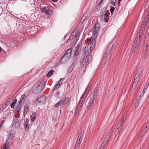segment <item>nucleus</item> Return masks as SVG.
Instances as JSON below:
<instances>
[{"mask_svg": "<svg viewBox=\"0 0 149 149\" xmlns=\"http://www.w3.org/2000/svg\"><path fill=\"white\" fill-rule=\"evenodd\" d=\"M123 123H120L119 124V126H118V127H119L120 128L121 127V126L122 125V124Z\"/></svg>", "mask_w": 149, "mask_h": 149, "instance_id": "57", "label": "nucleus"}, {"mask_svg": "<svg viewBox=\"0 0 149 149\" xmlns=\"http://www.w3.org/2000/svg\"><path fill=\"white\" fill-rule=\"evenodd\" d=\"M149 85V84H148V83H147L145 85L144 89L147 90V88Z\"/></svg>", "mask_w": 149, "mask_h": 149, "instance_id": "43", "label": "nucleus"}, {"mask_svg": "<svg viewBox=\"0 0 149 149\" xmlns=\"http://www.w3.org/2000/svg\"><path fill=\"white\" fill-rule=\"evenodd\" d=\"M14 137V136L13 134H11V133L9 135V139H10L12 140Z\"/></svg>", "mask_w": 149, "mask_h": 149, "instance_id": "35", "label": "nucleus"}, {"mask_svg": "<svg viewBox=\"0 0 149 149\" xmlns=\"http://www.w3.org/2000/svg\"><path fill=\"white\" fill-rule=\"evenodd\" d=\"M46 100V97L45 95L41 96L39 98L36 99V102L37 104H43L44 103Z\"/></svg>", "mask_w": 149, "mask_h": 149, "instance_id": "6", "label": "nucleus"}, {"mask_svg": "<svg viewBox=\"0 0 149 149\" xmlns=\"http://www.w3.org/2000/svg\"><path fill=\"white\" fill-rule=\"evenodd\" d=\"M87 97V95L85 94H83L81 96L80 102L81 103H83Z\"/></svg>", "mask_w": 149, "mask_h": 149, "instance_id": "17", "label": "nucleus"}, {"mask_svg": "<svg viewBox=\"0 0 149 149\" xmlns=\"http://www.w3.org/2000/svg\"><path fill=\"white\" fill-rule=\"evenodd\" d=\"M80 109V108H79V107H78L77 109H76V113H78Z\"/></svg>", "mask_w": 149, "mask_h": 149, "instance_id": "47", "label": "nucleus"}, {"mask_svg": "<svg viewBox=\"0 0 149 149\" xmlns=\"http://www.w3.org/2000/svg\"><path fill=\"white\" fill-rule=\"evenodd\" d=\"M143 70V67H140L137 73V75H138L139 76H140L142 74Z\"/></svg>", "mask_w": 149, "mask_h": 149, "instance_id": "20", "label": "nucleus"}, {"mask_svg": "<svg viewBox=\"0 0 149 149\" xmlns=\"http://www.w3.org/2000/svg\"><path fill=\"white\" fill-rule=\"evenodd\" d=\"M83 103H81L80 102L79 103L78 105V107L80 108L82 106V104Z\"/></svg>", "mask_w": 149, "mask_h": 149, "instance_id": "49", "label": "nucleus"}, {"mask_svg": "<svg viewBox=\"0 0 149 149\" xmlns=\"http://www.w3.org/2000/svg\"><path fill=\"white\" fill-rule=\"evenodd\" d=\"M36 114L35 112H33L32 113V115L31 117V122H33L34 121V120L36 118Z\"/></svg>", "mask_w": 149, "mask_h": 149, "instance_id": "18", "label": "nucleus"}, {"mask_svg": "<svg viewBox=\"0 0 149 149\" xmlns=\"http://www.w3.org/2000/svg\"><path fill=\"white\" fill-rule=\"evenodd\" d=\"M108 54H105L104 55L103 57L102 58V61H101V63L102 64H105L107 63V56L108 55Z\"/></svg>", "mask_w": 149, "mask_h": 149, "instance_id": "11", "label": "nucleus"}, {"mask_svg": "<svg viewBox=\"0 0 149 149\" xmlns=\"http://www.w3.org/2000/svg\"><path fill=\"white\" fill-rule=\"evenodd\" d=\"M104 20L105 22H107L108 21V19L106 17L104 18Z\"/></svg>", "mask_w": 149, "mask_h": 149, "instance_id": "52", "label": "nucleus"}, {"mask_svg": "<svg viewBox=\"0 0 149 149\" xmlns=\"http://www.w3.org/2000/svg\"><path fill=\"white\" fill-rule=\"evenodd\" d=\"M93 47L91 46H85L83 50V54H84L85 56L91 58V56L90 55V53L93 49Z\"/></svg>", "mask_w": 149, "mask_h": 149, "instance_id": "2", "label": "nucleus"}, {"mask_svg": "<svg viewBox=\"0 0 149 149\" xmlns=\"http://www.w3.org/2000/svg\"><path fill=\"white\" fill-rule=\"evenodd\" d=\"M68 101V98L65 97L62 99L60 101L58 102L55 105V107H57L59 106H62L66 104Z\"/></svg>", "mask_w": 149, "mask_h": 149, "instance_id": "3", "label": "nucleus"}, {"mask_svg": "<svg viewBox=\"0 0 149 149\" xmlns=\"http://www.w3.org/2000/svg\"><path fill=\"white\" fill-rule=\"evenodd\" d=\"M72 36H73L72 35L71 36H70V37L67 40V42H69L72 40Z\"/></svg>", "mask_w": 149, "mask_h": 149, "instance_id": "44", "label": "nucleus"}, {"mask_svg": "<svg viewBox=\"0 0 149 149\" xmlns=\"http://www.w3.org/2000/svg\"><path fill=\"white\" fill-rule=\"evenodd\" d=\"M143 30L142 28H141V29L139 31L136 37H138L139 38H141L143 34Z\"/></svg>", "mask_w": 149, "mask_h": 149, "instance_id": "15", "label": "nucleus"}, {"mask_svg": "<svg viewBox=\"0 0 149 149\" xmlns=\"http://www.w3.org/2000/svg\"><path fill=\"white\" fill-rule=\"evenodd\" d=\"M81 142V141H77L76 142L75 145V147L76 148H79Z\"/></svg>", "mask_w": 149, "mask_h": 149, "instance_id": "28", "label": "nucleus"}, {"mask_svg": "<svg viewBox=\"0 0 149 149\" xmlns=\"http://www.w3.org/2000/svg\"><path fill=\"white\" fill-rule=\"evenodd\" d=\"M148 49H146L145 50V52L144 53V54L145 56L147 55L148 53Z\"/></svg>", "mask_w": 149, "mask_h": 149, "instance_id": "41", "label": "nucleus"}, {"mask_svg": "<svg viewBox=\"0 0 149 149\" xmlns=\"http://www.w3.org/2000/svg\"><path fill=\"white\" fill-rule=\"evenodd\" d=\"M83 137V135L82 134V133L81 132H80L79 135L78 137V138L77 139V140L78 141H81H81L82 140V139Z\"/></svg>", "mask_w": 149, "mask_h": 149, "instance_id": "21", "label": "nucleus"}, {"mask_svg": "<svg viewBox=\"0 0 149 149\" xmlns=\"http://www.w3.org/2000/svg\"><path fill=\"white\" fill-rule=\"evenodd\" d=\"M149 18V16H148V15H147L146 17V19L148 20Z\"/></svg>", "mask_w": 149, "mask_h": 149, "instance_id": "55", "label": "nucleus"}, {"mask_svg": "<svg viewBox=\"0 0 149 149\" xmlns=\"http://www.w3.org/2000/svg\"><path fill=\"white\" fill-rule=\"evenodd\" d=\"M17 101V99H15L12 103L10 104V106L11 108H13L14 107V105L15 104Z\"/></svg>", "mask_w": 149, "mask_h": 149, "instance_id": "25", "label": "nucleus"}, {"mask_svg": "<svg viewBox=\"0 0 149 149\" xmlns=\"http://www.w3.org/2000/svg\"><path fill=\"white\" fill-rule=\"evenodd\" d=\"M29 104V103H26L25 104L23 111L24 114H26Z\"/></svg>", "mask_w": 149, "mask_h": 149, "instance_id": "16", "label": "nucleus"}, {"mask_svg": "<svg viewBox=\"0 0 149 149\" xmlns=\"http://www.w3.org/2000/svg\"><path fill=\"white\" fill-rule=\"evenodd\" d=\"M126 116L125 117H123L121 120L120 123H121L123 124L124 122V121L126 120Z\"/></svg>", "mask_w": 149, "mask_h": 149, "instance_id": "38", "label": "nucleus"}, {"mask_svg": "<svg viewBox=\"0 0 149 149\" xmlns=\"http://www.w3.org/2000/svg\"><path fill=\"white\" fill-rule=\"evenodd\" d=\"M5 120L4 119H3V120L1 122L0 124H1V125H2V126H3V125L4 123V122H5Z\"/></svg>", "mask_w": 149, "mask_h": 149, "instance_id": "54", "label": "nucleus"}, {"mask_svg": "<svg viewBox=\"0 0 149 149\" xmlns=\"http://www.w3.org/2000/svg\"><path fill=\"white\" fill-rule=\"evenodd\" d=\"M104 147L101 146L100 149H103Z\"/></svg>", "mask_w": 149, "mask_h": 149, "instance_id": "64", "label": "nucleus"}, {"mask_svg": "<svg viewBox=\"0 0 149 149\" xmlns=\"http://www.w3.org/2000/svg\"><path fill=\"white\" fill-rule=\"evenodd\" d=\"M107 140L106 139H104L103 141L102 142L101 146L104 147L106 145L107 142Z\"/></svg>", "mask_w": 149, "mask_h": 149, "instance_id": "30", "label": "nucleus"}, {"mask_svg": "<svg viewBox=\"0 0 149 149\" xmlns=\"http://www.w3.org/2000/svg\"><path fill=\"white\" fill-rule=\"evenodd\" d=\"M100 28V26L99 24L98 23L95 25L94 28L93 29V36L96 35L98 33L99 31Z\"/></svg>", "mask_w": 149, "mask_h": 149, "instance_id": "5", "label": "nucleus"}, {"mask_svg": "<svg viewBox=\"0 0 149 149\" xmlns=\"http://www.w3.org/2000/svg\"><path fill=\"white\" fill-rule=\"evenodd\" d=\"M136 38L135 39V43L136 46H137L139 44L140 42V38H139L138 37H136Z\"/></svg>", "mask_w": 149, "mask_h": 149, "instance_id": "23", "label": "nucleus"}, {"mask_svg": "<svg viewBox=\"0 0 149 149\" xmlns=\"http://www.w3.org/2000/svg\"><path fill=\"white\" fill-rule=\"evenodd\" d=\"M96 97H95V96H94V95H93V97L92 98H91V99H90V100H93V101L94 102V100L95 99V98Z\"/></svg>", "mask_w": 149, "mask_h": 149, "instance_id": "45", "label": "nucleus"}, {"mask_svg": "<svg viewBox=\"0 0 149 149\" xmlns=\"http://www.w3.org/2000/svg\"><path fill=\"white\" fill-rule=\"evenodd\" d=\"M94 103V102L93 101V100H90V102L88 104V106L87 107V109H89L93 105V103Z\"/></svg>", "mask_w": 149, "mask_h": 149, "instance_id": "22", "label": "nucleus"}, {"mask_svg": "<svg viewBox=\"0 0 149 149\" xmlns=\"http://www.w3.org/2000/svg\"><path fill=\"white\" fill-rule=\"evenodd\" d=\"M115 10V8L113 7H112L110 9V11L111 13V15L113 14V12Z\"/></svg>", "mask_w": 149, "mask_h": 149, "instance_id": "37", "label": "nucleus"}, {"mask_svg": "<svg viewBox=\"0 0 149 149\" xmlns=\"http://www.w3.org/2000/svg\"><path fill=\"white\" fill-rule=\"evenodd\" d=\"M72 51L71 49H69L67 51L65 54L61 58V63H65L68 61L71 57Z\"/></svg>", "mask_w": 149, "mask_h": 149, "instance_id": "1", "label": "nucleus"}, {"mask_svg": "<svg viewBox=\"0 0 149 149\" xmlns=\"http://www.w3.org/2000/svg\"><path fill=\"white\" fill-rule=\"evenodd\" d=\"M103 1V0H101L100 2L99 3V5H100V4L102 3Z\"/></svg>", "mask_w": 149, "mask_h": 149, "instance_id": "61", "label": "nucleus"}, {"mask_svg": "<svg viewBox=\"0 0 149 149\" xmlns=\"http://www.w3.org/2000/svg\"><path fill=\"white\" fill-rule=\"evenodd\" d=\"M116 0H110L111 3L112 4L113 6H115V3L116 2Z\"/></svg>", "mask_w": 149, "mask_h": 149, "instance_id": "36", "label": "nucleus"}, {"mask_svg": "<svg viewBox=\"0 0 149 149\" xmlns=\"http://www.w3.org/2000/svg\"><path fill=\"white\" fill-rule=\"evenodd\" d=\"M54 72L53 70H51L49 71L47 75V77L48 78L49 77L53 74Z\"/></svg>", "mask_w": 149, "mask_h": 149, "instance_id": "24", "label": "nucleus"}, {"mask_svg": "<svg viewBox=\"0 0 149 149\" xmlns=\"http://www.w3.org/2000/svg\"><path fill=\"white\" fill-rule=\"evenodd\" d=\"M41 11L43 12L46 13L47 15L49 14L51 12V11L49 10V8L48 7H44L41 8Z\"/></svg>", "mask_w": 149, "mask_h": 149, "instance_id": "10", "label": "nucleus"}, {"mask_svg": "<svg viewBox=\"0 0 149 149\" xmlns=\"http://www.w3.org/2000/svg\"><path fill=\"white\" fill-rule=\"evenodd\" d=\"M97 93H94V92H93V95H94V96H95V97H96L97 96Z\"/></svg>", "mask_w": 149, "mask_h": 149, "instance_id": "56", "label": "nucleus"}, {"mask_svg": "<svg viewBox=\"0 0 149 149\" xmlns=\"http://www.w3.org/2000/svg\"><path fill=\"white\" fill-rule=\"evenodd\" d=\"M88 42H89L88 46H94L95 43V38H93L92 40L91 38L87 39Z\"/></svg>", "mask_w": 149, "mask_h": 149, "instance_id": "8", "label": "nucleus"}, {"mask_svg": "<svg viewBox=\"0 0 149 149\" xmlns=\"http://www.w3.org/2000/svg\"><path fill=\"white\" fill-rule=\"evenodd\" d=\"M149 36V34H148L147 33V34L145 36V38L146 39H148V38Z\"/></svg>", "mask_w": 149, "mask_h": 149, "instance_id": "53", "label": "nucleus"}, {"mask_svg": "<svg viewBox=\"0 0 149 149\" xmlns=\"http://www.w3.org/2000/svg\"><path fill=\"white\" fill-rule=\"evenodd\" d=\"M146 6H148L147 7H148L149 6V0H148L147 2L146 3Z\"/></svg>", "mask_w": 149, "mask_h": 149, "instance_id": "50", "label": "nucleus"}, {"mask_svg": "<svg viewBox=\"0 0 149 149\" xmlns=\"http://www.w3.org/2000/svg\"><path fill=\"white\" fill-rule=\"evenodd\" d=\"M111 130H110V132H109L107 135H106V137H105L104 139H106L108 141V140L110 136L111 135Z\"/></svg>", "mask_w": 149, "mask_h": 149, "instance_id": "29", "label": "nucleus"}, {"mask_svg": "<svg viewBox=\"0 0 149 149\" xmlns=\"http://www.w3.org/2000/svg\"><path fill=\"white\" fill-rule=\"evenodd\" d=\"M147 33L148 34H149V26L148 27L147 30Z\"/></svg>", "mask_w": 149, "mask_h": 149, "instance_id": "60", "label": "nucleus"}, {"mask_svg": "<svg viewBox=\"0 0 149 149\" xmlns=\"http://www.w3.org/2000/svg\"><path fill=\"white\" fill-rule=\"evenodd\" d=\"M96 97H95V96H94V95H93V97L92 98H91V99H90V100H93V101L94 102V100L95 99V98Z\"/></svg>", "mask_w": 149, "mask_h": 149, "instance_id": "46", "label": "nucleus"}, {"mask_svg": "<svg viewBox=\"0 0 149 149\" xmlns=\"http://www.w3.org/2000/svg\"><path fill=\"white\" fill-rule=\"evenodd\" d=\"M29 122V120L27 118L25 119V122L24 123V128L25 130H28L29 129L28 124Z\"/></svg>", "mask_w": 149, "mask_h": 149, "instance_id": "14", "label": "nucleus"}, {"mask_svg": "<svg viewBox=\"0 0 149 149\" xmlns=\"http://www.w3.org/2000/svg\"><path fill=\"white\" fill-rule=\"evenodd\" d=\"M147 90H145L144 89H143V92H142V94H143V95H144V93H145V91H146Z\"/></svg>", "mask_w": 149, "mask_h": 149, "instance_id": "58", "label": "nucleus"}, {"mask_svg": "<svg viewBox=\"0 0 149 149\" xmlns=\"http://www.w3.org/2000/svg\"><path fill=\"white\" fill-rule=\"evenodd\" d=\"M139 100L138 101L137 100V102H136V105H135V108H137L139 105Z\"/></svg>", "mask_w": 149, "mask_h": 149, "instance_id": "42", "label": "nucleus"}, {"mask_svg": "<svg viewBox=\"0 0 149 149\" xmlns=\"http://www.w3.org/2000/svg\"><path fill=\"white\" fill-rule=\"evenodd\" d=\"M146 24H144V22L142 24L141 28H142L144 30L145 28L146 27Z\"/></svg>", "mask_w": 149, "mask_h": 149, "instance_id": "40", "label": "nucleus"}, {"mask_svg": "<svg viewBox=\"0 0 149 149\" xmlns=\"http://www.w3.org/2000/svg\"><path fill=\"white\" fill-rule=\"evenodd\" d=\"M98 91V88L97 87H95L94 89L93 92L97 94Z\"/></svg>", "mask_w": 149, "mask_h": 149, "instance_id": "39", "label": "nucleus"}, {"mask_svg": "<svg viewBox=\"0 0 149 149\" xmlns=\"http://www.w3.org/2000/svg\"><path fill=\"white\" fill-rule=\"evenodd\" d=\"M59 87L60 86L58 85V84H57V83H56L55 84L54 86V87L53 88V90H54L58 89Z\"/></svg>", "mask_w": 149, "mask_h": 149, "instance_id": "33", "label": "nucleus"}, {"mask_svg": "<svg viewBox=\"0 0 149 149\" xmlns=\"http://www.w3.org/2000/svg\"><path fill=\"white\" fill-rule=\"evenodd\" d=\"M144 95H143L142 93L140 94L139 97L141 98V97L143 96Z\"/></svg>", "mask_w": 149, "mask_h": 149, "instance_id": "59", "label": "nucleus"}, {"mask_svg": "<svg viewBox=\"0 0 149 149\" xmlns=\"http://www.w3.org/2000/svg\"><path fill=\"white\" fill-rule=\"evenodd\" d=\"M62 82H63V81L61 82H60L59 81H58L57 82V84H58V85L60 86L62 84Z\"/></svg>", "mask_w": 149, "mask_h": 149, "instance_id": "48", "label": "nucleus"}, {"mask_svg": "<svg viewBox=\"0 0 149 149\" xmlns=\"http://www.w3.org/2000/svg\"><path fill=\"white\" fill-rule=\"evenodd\" d=\"M1 149H10V148L8 146H6L5 143H4L2 146Z\"/></svg>", "mask_w": 149, "mask_h": 149, "instance_id": "27", "label": "nucleus"}, {"mask_svg": "<svg viewBox=\"0 0 149 149\" xmlns=\"http://www.w3.org/2000/svg\"><path fill=\"white\" fill-rule=\"evenodd\" d=\"M109 14L110 13H105L104 14V16L107 17L109 15Z\"/></svg>", "mask_w": 149, "mask_h": 149, "instance_id": "51", "label": "nucleus"}, {"mask_svg": "<svg viewBox=\"0 0 149 149\" xmlns=\"http://www.w3.org/2000/svg\"><path fill=\"white\" fill-rule=\"evenodd\" d=\"M121 128L119 127H118L116 131V135L115 136V138L116 137L117 135L119 134L120 131V130Z\"/></svg>", "mask_w": 149, "mask_h": 149, "instance_id": "32", "label": "nucleus"}, {"mask_svg": "<svg viewBox=\"0 0 149 149\" xmlns=\"http://www.w3.org/2000/svg\"><path fill=\"white\" fill-rule=\"evenodd\" d=\"M137 77H136V76L135 77V79L134 80V83H135L136 82L138 81L139 79V76L138 75H136Z\"/></svg>", "mask_w": 149, "mask_h": 149, "instance_id": "34", "label": "nucleus"}, {"mask_svg": "<svg viewBox=\"0 0 149 149\" xmlns=\"http://www.w3.org/2000/svg\"><path fill=\"white\" fill-rule=\"evenodd\" d=\"M21 103H19L16 107V111L17 112H19L21 109Z\"/></svg>", "mask_w": 149, "mask_h": 149, "instance_id": "26", "label": "nucleus"}, {"mask_svg": "<svg viewBox=\"0 0 149 149\" xmlns=\"http://www.w3.org/2000/svg\"><path fill=\"white\" fill-rule=\"evenodd\" d=\"M146 49H148V44H146Z\"/></svg>", "mask_w": 149, "mask_h": 149, "instance_id": "62", "label": "nucleus"}, {"mask_svg": "<svg viewBox=\"0 0 149 149\" xmlns=\"http://www.w3.org/2000/svg\"><path fill=\"white\" fill-rule=\"evenodd\" d=\"M26 98V96L25 94H23L19 100V103H21L22 102H24L25 101Z\"/></svg>", "mask_w": 149, "mask_h": 149, "instance_id": "19", "label": "nucleus"}, {"mask_svg": "<svg viewBox=\"0 0 149 149\" xmlns=\"http://www.w3.org/2000/svg\"><path fill=\"white\" fill-rule=\"evenodd\" d=\"M92 87V85L91 84H88L84 92V94L86 95L87 96L89 92Z\"/></svg>", "mask_w": 149, "mask_h": 149, "instance_id": "13", "label": "nucleus"}, {"mask_svg": "<svg viewBox=\"0 0 149 149\" xmlns=\"http://www.w3.org/2000/svg\"><path fill=\"white\" fill-rule=\"evenodd\" d=\"M148 21V20H145V22H144V24H147V22Z\"/></svg>", "mask_w": 149, "mask_h": 149, "instance_id": "63", "label": "nucleus"}, {"mask_svg": "<svg viewBox=\"0 0 149 149\" xmlns=\"http://www.w3.org/2000/svg\"><path fill=\"white\" fill-rule=\"evenodd\" d=\"M42 89V85L40 84L38 85L37 88V90L40 91H41Z\"/></svg>", "mask_w": 149, "mask_h": 149, "instance_id": "31", "label": "nucleus"}, {"mask_svg": "<svg viewBox=\"0 0 149 149\" xmlns=\"http://www.w3.org/2000/svg\"><path fill=\"white\" fill-rule=\"evenodd\" d=\"M20 122L18 119L14 120V123L13 124L12 128L13 129H18L20 127Z\"/></svg>", "mask_w": 149, "mask_h": 149, "instance_id": "7", "label": "nucleus"}, {"mask_svg": "<svg viewBox=\"0 0 149 149\" xmlns=\"http://www.w3.org/2000/svg\"><path fill=\"white\" fill-rule=\"evenodd\" d=\"M80 48L81 47L79 46V44H77L74 49V54H75L76 55L78 54L79 53V52H79V50L80 49Z\"/></svg>", "mask_w": 149, "mask_h": 149, "instance_id": "12", "label": "nucleus"}, {"mask_svg": "<svg viewBox=\"0 0 149 149\" xmlns=\"http://www.w3.org/2000/svg\"><path fill=\"white\" fill-rule=\"evenodd\" d=\"M113 45V43H111L105 51L106 54L109 55L110 53V50L112 48Z\"/></svg>", "mask_w": 149, "mask_h": 149, "instance_id": "9", "label": "nucleus"}, {"mask_svg": "<svg viewBox=\"0 0 149 149\" xmlns=\"http://www.w3.org/2000/svg\"><path fill=\"white\" fill-rule=\"evenodd\" d=\"M89 57L85 56L81 62V66L82 68H85L87 66V63L88 62Z\"/></svg>", "mask_w": 149, "mask_h": 149, "instance_id": "4", "label": "nucleus"}]
</instances>
